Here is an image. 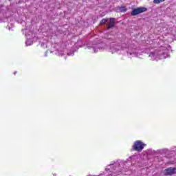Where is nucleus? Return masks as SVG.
<instances>
[{
	"instance_id": "nucleus-9",
	"label": "nucleus",
	"mask_w": 176,
	"mask_h": 176,
	"mask_svg": "<svg viewBox=\"0 0 176 176\" xmlns=\"http://www.w3.org/2000/svg\"><path fill=\"white\" fill-rule=\"evenodd\" d=\"M164 175H174L176 173V168L169 167L164 170Z\"/></svg>"
},
{
	"instance_id": "nucleus-7",
	"label": "nucleus",
	"mask_w": 176,
	"mask_h": 176,
	"mask_svg": "<svg viewBox=\"0 0 176 176\" xmlns=\"http://www.w3.org/2000/svg\"><path fill=\"white\" fill-rule=\"evenodd\" d=\"M146 8L144 7L135 8L131 12V16H137V14H140V13H144V12H146Z\"/></svg>"
},
{
	"instance_id": "nucleus-4",
	"label": "nucleus",
	"mask_w": 176,
	"mask_h": 176,
	"mask_svg": "<svg viewBox=\"0 0 176 176\" xmlns=\"http://www.w3.org/2000/svg\"><path fill=\"white\" fill-rule=\"evenodd\" d=\"M160 155H165L166 159H168L167 164H175L176 163L175 156L171 155L176 152V146H173L170 149L162 148L157 151Z\"/></svg>"
},
{
	"instance_id": "nucleus-14",
	"label": "nucleus",
	"mask_w": 176,
	"mask_h": 176,
	"mask_svg": "<svg viewBox=\"0 0 176 176\" xmlns=\"http://www.w3.org/2000/svg\"><path fill=\"white\" fill-rule=\"evenodd\" d=\"M64 53H65V51H58V56H63Z\"/></svg>"
},
{
	"instance_id": "nucleus-13",
	"label": "nucleus",
	"mask_w": 176,
	"mask_h": 176,
	"mask_svg": "<svg viewBox=\"0 0 176 176\" xmlns=\"http://www.w3.org/2000/svg\"><path fill=\"white\" fill-rule=\"evenodd\" d=\"M126 10H127L126 7H120V12H126Z\"/></svg>"
},
{
	"instance_id": "nucleus-3",
	"label": "nucleus",
	"mask_w": 176,
	"mask_h": 176,
	"mask_svg": "<svg viewBox=\"0 0 176 176\" xmlns=\"http://www.w3.org/2000/svg\"><path fill=\"white\" fill-rule=\"evenodd\" d=\"M122 169L120 168V164L118 162L111 164L107 166L103 173L99 176H117L120 175Z\"/></svg>"
},
{
	"instance_id": "nucleus-11",
	"label": "nucleus",
	"mask_w": 176,
	"mask_h": 176,
	"mask_svg": "<svg viewBox=\"0 0 176 176\" xmlns=\"http://www.w3.org/2000/svg\"><path fill=\"white\" fill-rule=\"evenodd\" d=\"M138 159L137 156L133 155L128 159V162H131L132 164H134V161Z\"/></svg>"
},
{
	"instance_id": "nucleus-2",
	"label": "nucleus",
	"mask_w": 176,
	"mask_h": 176,
	"mask_svg": "<svg viewBox=\"0 0 176 176\" xmlns=\"http://www.w3.org/2000/svg\"><path fill=\"white\" fill-rule=\"evenodd\" d=\"M171 50V47L170 45H166V46H161L157 50L155 51H152L150 52L148 57L150 60L152 61L156 60H164V58H168L170 57V51Z\"/></svg>"
},
{
	"instance_id": "nucleus-17",
	"label": "nucleus",
	"mask_w": 176,
	"mask_h": 176,
	"mask_svg": "<svg viewBox=\"0 0 176 176\" xmlns=\"http://www.w3.org/2000/svg\"><path fill=\"white\" fill-rule=\"evenodd\" d=\"M67 56H74V52H68Z\"/></svg>"
},
{
	"instance_id": "nucleus-10",
	"label": "nucleus",
	"mask_w": 176,
	"mask_h": 176,
	"mask_svg": "<svg viewBox=\"0 0 176 176\" xmlns=\"http://www.w3.org/2000/svg\"><path fill=\"white\" fill-rule=\"evenodd\" d=\"M115 25V19L110 18V22L108 25H107V30L112 28Z\"/></svg>"
},
{
	"instance_id": "nucleus-6",
	"label": "nucleus",
	"mask_w": 176,
	"mask_h": 176,
	"mask_svg": "<svg viewBox=\"0 0 176 176\" xmlns=\"http://www.w3.org/2000/svg\"><path fill=\"white\" fill-rule=\"evenodd\" d=\"M146 144H144L140 140L135 141L133 146V151H136L137 152H142L144 147H145Z\"/></svg>"
},
{
	"instance_id": "nucleus-5",
	"label": "nucleus",
	"mask_w": 176,
	"mask_h": 176,
	"mask_svg": "<svg viewBox=\"0 0 176 176\" xmlns=\"http://www.w3.org/2000/svg\"><path fill=\"white\" fill-rule=\"evenodd\" d=\"M22 31L23 32H25L26 36V45L31 46V45L34 43V41H36V34L28 29H23Z\"/></svg>"
},
{
	"instance_id": "nucleus-15",
	"label": "nucleus",
	"mask_w": 176,
	"mask_h": 176,
	"mask_svg": "<svg viewBox=\"0 0 176 176\" xmlns=\"http://www.w3.org/2000/svg\"><path fill=\"white\" fill-rule=\"evenodd\" d=\"M41 47H47V43H41Z\"/></svg>"
},
{
	"instance_id": "nucleus-19",
	"label": "nucleus",
	"mask_w": 176,
	"mask_h": 176,
	"mask_svg": "<svg viewBox=\"0 0 176 176\" xmlns=\"http://www.w3.org/2000/svg\"><path fill=\"white\" fill-rule=\"evenodd\" d=\"M8 30H10V28H9V27H8Z\"/></svg>"
},
{
	"instance_id": "nucleus-18",
	"label": "nucleus",
	"mask_w": 176,
	"mask_h": 176,
	"mask_svg": "<svg viewBox=\"0 0 176 176\" xmlns=\"http://www.w3.org/2000/svg\"><path fill=\"white\" fill-rule=\"evenodd\" d=\"M16 72H14V75H16Z\"/></svg>"
},
{
	"instance_id": "nucleus-16",
	"label": "nucleus",
	"mask_w": 176,
	"mask_h": 176,
	"mask_svg": "<svg viewBox=\"0 0 176 176\" xmlns=\"http://www.w3.org/2000/svg\"><path fill=\"white\" fill-rule=\"evenodd\" d=\"M107 19H102V21H100V24H105V23H107Z\"/></svg>"
},
{
	"instance_id": "nucleus-20",
	"label": "nucleus",
	"mask_w": 176,
	"mask_h": 176,
	"mask_svg": "<svg viewBox=\"0 0 176 176\" xmlns=\"http://www.w3.org/2000/svg\"><path fill=\"white\" fill-rule=\"evenodd\" d=\"M121 164H123V162H121Z\"/></svg>"
},
{
	"instance_id": "nucleus-8",
	"label": "nucleus",
	"mask_w": 176,
	"mask_h": 176,
	"mask_svg": "<svg viewBox=\"0 0 176 176\" xmlns=\"http://www.w3.org/2000/svg\"><path fill=\"white\" fill-rule=\"evenodd\" d=\"M87 49H89V50H92V53H97L98 52H100V50H102V47H101L98 44H95L92 46H87Z\"/></svg>"
},
{
	"instance_id": "nucleus-12",
	"label": "nucleus",
	"mask_w": 176,
	"mask_h": 176,
	"mask_svg": "<svg viewBox=\"0 0 176 176\" xmlns=\"http://www.w3.org/2000/svg\"><path fill=\"white\" fill-rule=\"evenodd\" d=\"M166 0H153V3H162V2H164Z\"/></svg>"
},
{
	"instance_id": "nucleus-1",
	"label": "nucleus",
	"mask_w": 176,
	"mask_h": 176,
	"mask_svg": "<svg viewBox=\"0 0 176 176\" xmlns=\"http://www.w3.org/2000/svg\"><path fill=\"white\" fill-rule=\"evenodd\" d=\"M134 45H127L126 43H122L121 45L117 44H111L110 47L108 50V52L111 53H117L119 50H126L129 56L130 57H139L140 54H138L137 50L134 49Z\"/></svg>"
}]
</instances>
